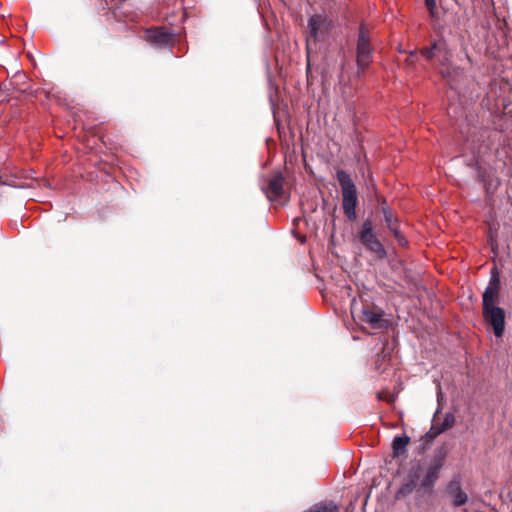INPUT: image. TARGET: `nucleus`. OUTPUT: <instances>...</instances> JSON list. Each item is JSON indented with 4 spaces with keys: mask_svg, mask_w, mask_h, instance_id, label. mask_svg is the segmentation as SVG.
<instances>
[{
    "mask_svg": "<svg viewBox=\"0 0 512 512\" xmlns=\"http://www.w3.org/2000/svg\"><path fill=\"white\" fill-rule=\"evenodd\" d=\"M448 494L451 496L455 506H462L467 502V494L462 490L460 481L452 480L447 487Z\"/></svg>",
    "mask_w": 512,
    "mask_h": 512,
    "instance_id": "9d476101",
    "label": "nucleus"
},
{
    "mask_svg": "<svg viewBox=\"0 0 512 512\" xmlns=\"http://www.w3.org/2000/svg\"><path fill=\"white\" fill-rule=\"evenodd\" d=\"M361 320L368 323L373 329L383 328L385 324L382 313L370 309L361 310Z\"/></svg>",
    "mask_w": 512,
    "mask_h": 512,
    "instance_id": "9b49d317",
    "label": "nucleus"
},
{
    "mask_svg": "<svg viewBox=\"0 0 512 512\" xmlns=\"http://www.w3.org/2000/svg\"><path fill=\"white\" fill-rule=\"evenodd\" d=\"M371 47L369 37L363 27L360 28L357 40V67L362 72L371 61Z\"/></svg>",
    "mask_w": 512,
    "mask_h": 512,
    "instance_id": "39448f33",
    "label": "nucleus"
},
{
    "mask_svg": "<svg viewBox=\"0 0 512 512\" xmlns=\"http://www.w3.org/2000/svg\"><path fill=\"white\" fill-rule=\"evenodd\" d=\"M332 28L333 20L324 11L314 13L308 18L306 36V53L308 59L311 53L316 50L317 44L328 39Z\"/></svg>",
    "mask_w": 512,
    "mask_h": 512,
    "instance_id": "f03ea898",
    "label": "nucleus"
},
{
    "mask_svg": "<svg viewBox=\"0 0 512 512\" xmlns=\"http://www.w3.org/2000/svg\"><path fill=\"white\" fill-rule=\"evenodd\" d=\"M146 38L153 44L159 46L169 45L172 41V35L163 28L149 29L146 31Z\"/></svg>",
    "mask_w": 512,
    "mask_h": 512,
    "instance_id": "1a4fd4ad",
    "label": "nucleus"
},
{
    "mask_svg": "<svg viewBox=\"0 0 512 512\" xmlns=\"http://www.w3.org/2000/svg\"><path fill=\"white\" fill-rule=\"evenodd\" d=\"M454 424H455L454 415L451 413L446 414L441 425L439 427L438 426L431 427L430 431L428 432V435L430 437H436L437 435L444 432L445 430L453 427Z\"/></svg>",
    "mask_w": 512,
    "mask_h": 512,
    "instance_id": "4468645a",
    "label": "nucleus"
},
{
    "mask_svg": "<svg viewBox=\"0 0 512 512\" xmlns=\"http://www.w3.org/2000/svg\"><path fill=\"white\" fill-rule=\"evenodd\" d=\"M444 465V454L435 456L429 462L418 463L408 475L407 482L403 485L402 491L411 493L417 489L429 493L439 478L440 471Z\"/></svg>",
    "mask_w": 512,
    "mask_h": 512,
    "instance_id": "f257e3e1",
    "label": "nucleus"
},
{
    "mask_svg": "<svg viewBox=\"0 0 512 512\" xmlns=\"http://www.w3.org/2000/svg\"><path fill=\"white\" fill-rule=\"evenodd\" d=\"M361 242L378 257L383 258L385 256V249L381 242L377 239L373 233L372 225L369 222L364 223L361 234Z\"/></svg>",
    "mask_w": 512,
    "mask_h": 512,
    "instance_id": "423d86ee",
    "label": "nucleus"
},
{
    "mask_svg": "<svg viewBox=\"0 0 512 512\" xmlns=\"http://www.w3.org/2000/svg\"><path fill=\"white\" fill-rule=\"evenodd\" d=\"M409 443V438L407 436H397L393 440V452L396 456H400L405 453L406 446Z\"/></svg>",
    "mask_w": 512,
    "mask_h": 512,
    "instance_id": "2eb2a0df",
    "label": "nucleus"
},
{
    "mask_svg": "<svg viewBox=\"0 0 512 512\" xmlns=\"http://www.w3.org/2000/svg\"><path fill=\"white\" fill-rule=\"evenodd\" d=\"M383 213H384V220L386 222L387 227L395 235L399 244L402 246H405L407 244V241L400 234L397 220L394 219L392 212L390 210H388L387 208H383Z\"/></svg>",
    "mask_w": 512,
    "mask_h": 512,
    "instance_id": "ddd939ff",
    "label": "nucleus"
},
{
    "mask_svg": "<svg viewBox=\"0 0 512 512\" xmlns=\"http://www.w3.org/2000/svg\"><path fill=\"white\" fill-rule=\"evenodd\" d=\"M416 57H417V52L416 51H411L409 57L407 58V62L409 64H413L414 60L416 59Z\"/></svg>",
    "mask_w": 512,
    "mask_h": 512,
    "instance_id": "f3484780",
    "label": "nucleus"
},
{
    "mask_svg": "<svg viewBox=\"0 0 512 512\" xmlns=\"http://www.w3.org/2000/svg\"><path fill=\"white\" fill-rule=\"evenodd\" d=\"M337 180L342 190V205L345 215L348 219L356 218L357 195L356 187L350 175L344 170H338L336 173Z\"/></svg>",
    "mask_w": 512,
    "mask_h": 512,
    "instance_id": "7ed1b4c3",
    "label": "nucleus"
},
{
    "mask_svg": "<svg viewBox=\"0 0 512 512\" xmlns=\"http://www.w3.org/2000/svg\"><path fill=\"white\" fill-rule=\"evenodd\" d=\"M499 284L496 279L494 282H490L483 293L482 306L483 308L495 306L496 299L498 297Z\"/></svg>",
    "mask_w": 512,
    "mask_h": 512,
    "instance_id": "f8f14e48",
    "label": "nucleus"
},
{
    "mask_svg": "<svg viewBox=\"0 0 512 512\" xmlns=\"http://www.w3.org/2000/svg\"><path fill=\"white\" fill-rule=\"evenodd\" d=\"M485 322L490 325L497 338L502 337L505 328V312L499 306L483 308Z\"/></svg>",
    "mask_w": 512,
    "mask_h": 512,
    "instance_id": "20e7f679",
    "label": "nucleus"
},
{
    "mask_svg": "<svg viewBox=\"0 0 512 512\" xmlns=\"http://www.w3.org/2000/svg\"><path fill=\"white\" fill-rule=\"evenodd\" d=\"M420 53L427 60H431L436 57L439 58V61L443 65L448 61V59L450 57V53L447 49V45L442 40L433 42V44L429 48L421 49Z\"/></svg>",
    "mask_w": 512,
    "mask_h": 512,
    "instance_id": "0eeeda50",
    "label": "nucleus"
},
{
    "mask_svg": "<svg viewBox=\"0 0 512 512\" xmlns=\"http://www.w3.org/2000/svg\"><path fill=\"white\" fill-rule=\"evenodd\" d=\"M425 4L429 10V13L432 17L436 14V0H425Z\"/></svg>",
    "mask_w": 512,
    "mask_h": 512,
    "instance_id": "dca6fc26",
    "label": "nucleus"
},
{
    "mask_svg": "<svg viewBox=\"0 0 512 512\" xmlns=\"http://www.w3.org/2000/svg\"><path fill=\"white\" fill-rule=\"evenodd\" d=\"M284 177L281 173L274 174L269 180L268 186L263 187V191L270 201L280 200L283 193Z\"/></svg>",
    "mask_w": 512,
    "mask_h": 512,
    "instance_id": "6e6552de",
    "label": "nucleus"
}]
</instances>
